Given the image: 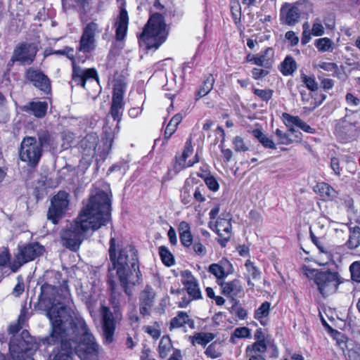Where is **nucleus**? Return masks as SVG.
<instances>
[{
    "label": "nucleus",
    "mask_w": 360,
    "mask_h": 360,
    "mask_svg": "<svg viewBox=\"0 0 360 360\" xmlns=\"http://www.w3.org/2000/svg\"><path fill=\"white\" fill-rule=\"evenodd\" d=\"M111 199L108 193L97 191L91 194L78 217L60 233L63 246L77 251L89 231L94 232L110 220Z\"/></svg>",
    "instance_id": "nucleus-1"
},
{
    "label": "nucleus",
    "mask_w": 360,
    "mask_h": 360,
    "mask_svg": "<svg viewBox=\"0 0 360 360\" xmlns=\"http://www.w3.org/2000/svg\"><path fill=\"white\" fill-rule=\"evenodd\" d=\"M49 319L51 326L50 335L44 340V343L48 345H58L53 360H73V347H76L77 342L71 335L73 330L63 328L71 323V314L65 308L58 310L57 307H53L48 312Z\"/></svg>",
    "instance_id": "nucleus-2"
},
{
    "label": "nucleus",
    "mask_w": 360,
    "mask_h": 360,
    "mask_svg": "<svg viewBox=\"0 0 360 360\" xmlns=\"http://www.w3.org/2000/svg\"><path fill=\"white\" fill-rule=\"evenodd\" d=\"M109 257L112 264V268H109V271L116 269L121 285L124 288L125 292L128 294L129 285H135L142 280L136 249L131 245H127L120 248L117 253L115 240L111 238Z\"/></svg>",
    "instance_id": "nucleus-3"
},
{
    "label": "nucleus",
    "mask_w": 360,
    "mask_h": 360,
    "mask_svg": "<svg viewBox=\"0 0 360 360\" xmlns=\"http://www.w3.org/2000/svg\"><path fill=\"white\" fill-rule=\"evenodd\" d=\"M63 327L73 330L71 335L68 337L69 342H71L69 338L73 337L77 342L76 347H73V355L76 354L81 360H98V345L93 335L89 332L83 319L71 316V323Z\"/></svg>",
    "instance_id": "nucleus-4"
},
{
    "label": "nucleus",
    "mask_w": 360,
    "mask_h": 360,
    "mask_svg": "<svg viewBox=\"0 0 360 360\" xmlns=\"http://www.w3.org/2000/svg\"><path fill=\"white\" fill-rule=\"evenodd\" d=\"M54 140L46 129L37 131V137L25 136L21 141L19 150V158L30 167L38 165L44 148H48L53 144Z\"/></svg>",
    "instance_id": "nucleus-5"
},
{
    "label": "nucleus",
    "mask_w": 360,
    "mask_h": 360,
    "mask_svg": "<svg viewBox=\"0 0 360 360\" xmlns=\"http://www.w3.org/2000/svg\"><path fill=\"white\" fill-rule=\"evenodd\" d=\"M168 32L164 17L159 13L153 14L139 36L141 46L146 49H158L166 40Z\"/></svg>",
    "instance_id": "nucleus-6"
},
{
    "label": "nucleus",
    "mask_w": 360,
    "mask_h": 360,
    "mask_svg": "<svg viewBox=\"0 0 360 360\" xmlns=\"http://www.w3.org/2000/svg\"><path fill=\"white\" fill-rule=\"evenodd\" d=\"M112 142L113 136L110 134H105L99 142L98 135L91 133L81 140L80 152L87 162H91L96 154L104 160L111 150Z\"/></svg>",
    "instance_id": "nucleus-7"
},
{
    "label": "nucleus",
    "mask_w": 360,
    "mask_h": 360,
    "mask_svg": "<svg viewBox=\"0 0 360 360\" xmlns=\"http://www.w3.org/2000/svg\"><path fill=\"white\" fill-rule=\"evenodd\" d=\"M112 304L113 311L106 306H101L99 310L101 317L102 336L105 345L113 342L116 324L122 319L118 302H112Z\"/></svg>",
    "instance_id": "nucleus-8"
},
{
    "label": "nucleus",
    "mask_w": 360,
    "mask_h": 360,
    "mask_svg": "<svg viewBox=\"0 0 360 360\" xmlns=\"http://www.w3.org/2000/svg\"><path fill=\"white\" fill-rule=\"evenodd\" d=\"M37 345L27 330H23L22 338H13L9 344L11 356L15 360H34L32 355Z\"/></svg>",
    "instance_id": "nucleus-9"
},
{
    "label": "nucleus",
    "mask_w": 360,
    "mask_h": 360,
    "mask_svg": "<svg viewBox=\"0 0 360 360\" xmlns=\"http://www.w3.org/2000/svg\"><path fill=\"white\" fill-rule=\"evenodd\" d=\"M56 55H65L68 58L74 61V49L70 47H65L63 49L54 50L51 52ZM72 82L76 85H79L85 89L87 81L94 80L99 86V79L97 71L95 68H82L73 62L72 67Z\"/></svg>",
    "instance_id": "nucleus-10"
},
{
    "label": "nucleus",
    "mask_w": 360,
    "mask_h": 360,
    "mask_svg": "<svg viewBox=\"0 0 360 360\" xmlns=\"http://www.w3.org/2000/svg\"><path fill=\"white\" fill-rule=\"evenodd\" d=\"M126 90L125 84L121 81H117L113 86L112 102L110 110V114L115 121H117V124L115 129V132L118 133L120 131V122L122 120L124 108V95Z\"/></svg>",
    "instance_id": "nucleus-11"
},
{
    "label": "nucleus",
    "mask_w": 360,
    "mask_h": 360,
    "mask_svg": "<svg viewBox=\"0 0 360 360\" xmlns=\"http://www.w3.org/2000/svg\"><path fill=\"white\" fill-rule=\"evenodd\" d=\"M314 283L323 297L335 293L341 283L337 272L319 271L316 274Z\"/></svg>",
    "instance_id": "nucleus-12"
},
{
    "label": "nucleus",
    "mask_w": 360,
    "mask_h": 360,
    "mask_svg": "<svg viewBox=\"0 0 360 360\" xmlns=\"http://www.w3.org/2000/svg\"><path fill=\"white\" fill-rule=\"evenodd\" d=\"M181 281L184 286L191 299L182 298L179 302V307L181 308L186 307L192 300H200L202 298V292L199 286L198 280L188 270L181 272Z\"/></svg>",
    "instance_id": "nucleus-13"
},
{
    "label": "nucleus",
    "mask_w": 360,
    "mask_h": 360,
    "mask_svg": "<svg viewBox=\"0 0 360 360\" xmlns=\"http://www.w3.org/2000/svg\"><path fill=\"white\" fill-rule=\"evenodd\" d=\"M68 203V193L65 191L58 192L51 200V205L48 212V219L53 224H57L63 217Z\"/></svg>",
    "instance_id": "nucleus-14"
},
{
    "label": "nucleus",
    "mask_w": 360,
    "mask_h": 360,
    "mask_svg": "<svg viewBox=\"0 0 360 360\" xmlns=\"http://www.w3.org/2000/svg\"><path fill=\"white\" fill-rule=\"evenodd\" d=\"M37 52V46L31 43L19 44L15 49L10 62H20L22 64H31Z\"/></svg>",
    "instance_id": "nucleus-15"
},
{
    "label": "nucleus",
    "mask_w": 360,
    "mask_h": 360,
    "mask_svg": "<svg viewBox=\"0 0 360 360\" xmlns=\"http://www.w3.org/2000/svg\"><path fill=\"white\" fill-rule=\"evenodd\" d=\"M44 248L39 243H30L18 248L16 262L20 266L22 264L35 259L44 252Z\"/></svg>",
    "instance_id": "nucleus-16"
},
{
    "label": "nucleus",
    "mask_w": 360,
    "mask_h": 360,
    "mask_svg": "<svg viewBox=\"0 0 360 360\" xmlns=\"http://www.w3.org/2000/svg\"><path fill=\"white\" fill-rule=\"evenodd\" d=\"M26 79L43 94L48 95L51 92V83L49 78L41 71L29 68L25 73Z\"/></svg>",
    "instance_id": "nucleus-17"
},
{
    "label": "nucleus",
    "mask_w": 360,
    "mask_h": 360,
    "mask_svg": "<svg viewBox=\"0 0 360 360\" xmlns=\"http://www.w3.org/2000/svg\"><path fill=\"white\" fill-rule=\"evenodd\" d=\"M41 292L40 295V301L41 302H49V303L51 304V307L46 311V316L48 318V312L55 307H57L58 310H60V308L66 309L72 316V311L70 309L63 306L60 303L55 304V302L57 301V297L58 295V290L56 286L48 283H44L41 285Z\"/></svg>",
    "instance_id": "nucleus-18"
},
{
    "label": "nucleus",
    "mask_w": 360,
    "mask_h": 360,
    "mask_svg": "<svg viewBox=\"0 0 360 360\" xmlns=\"http://www.w3.org/2000/svg\"><path fill=\"white\" fill-rule=\"evenodd\" d=\"M223 217H219L217 218L213 226H214V230L220 237L219 243L221 246H225L231 236V224L230 222L231 219L228 214L226 216L223 214Z\"/></svg>",
    "instance_id": "nucleus-19"
},
{
    "label": "nucleus",
    "mask_w": 360,
    "mask_h": 360,
    "mask_svg": "<svg viewBox=\"0 0 360 360\" xmlns=\"http://www.w3.org/2000/svg\"><path fill=\"white\" fill-rule=\"evenodd\" d=\"M358 126L346 117L340 120L335 125V134L342 141L354 138L358 132Z\"/></svg>",
    "instance_id": "nucleus-20"
},
{
    "label": "nucleus",
    "mask_w": 360,
    "mask_h": 360,
    "mask_svg": "<svg viewBox=\"0 0 360 360\" xmlns=\"http://www.w3.org/2000/svg\"><path fill=\"white\" fill-rule=\"evenodd\" d=\"M155 297V292L151 286L146 285L141 291L139 296V311L142 316L150 315Z\"/></svg>",
    "instance_id": "nucleus-21"
},
{
    "label": "nucleus",
    "mask_w": 360,
    "mask_h": 360,
    "mask_svg": "<svg viewBox=\"0 0 360 360\" xmlns=\"http://www.w3.org/2000/svg\"><path fill=\"white\" fill-rule=\"evenodd\" d=\"M208 271L217 278V283L219 285V281H224V278L232 273L233 267L228 259H222L218 263L210 264Z\"/></svg>",
    "instance_id": "nucleus-22"
},
{
    "label": "nucleus",
    "mask_w": 360,
    "mask_h": 360,
    "mask_svg": "<svg viewBox=\"0 0 360 360\" xmlns=\"http://www.w3.org/2000/svg\"><path fill=\"white\" fill-rule=\"evenodd\" d=\"M281 120L289 131H294L295 127H298L307 133L312 134L314 132V129L298 116H292L287 112H283Z\"/></svg>",
    "instance_id": "nucleus-23"
},
{
    "label": "nucleus",
    "mask_w": 360,
    "mask_h": 360,
    "mask_svg": "<svg viewBox=\"0 0 360 360\" xmlns=\"http://www.w3.org/2000/svg\"><path fill=\"white\" fill-rule=\"evenodd\" d=\"M193 151V148L191 139H188L186 142L181 156L179 158H176V163L177 164L178 169H183L186 167H192L194 164L199 162L198 153L195 154L192 160L186 161V159L191 155Z\"/></svg>",
    "instance_id": "nucleus-24"
},
{
    "label": "nucleus",
    "mask_w": 360,
    "mask_h": 360,
    "mask_svg": "<svg viewBox=\"0 0 360 360\" xmlns=\"http://www.w3.org/2000/svg\"><path fill=\"white\" fill-rule=\"evenodd\" d=\"M128 24L129 16L127 11L126 9L122 8L115 22V39L117 41H122L124 39L128 30Z\"/></svg>",
    "instance_id": "nucleus-25"
},
{
    "label": "nucleus",
    "mask_w": 360,
    "mask_h": 360,
    "mask_svg": "<svg viewBox=\"0 0 360 360\" xmlns=\"http://www.w3.org/2000/svg\"><path fill=\"white\" fill-rule=\"evenodd\" d=\"M219 285L221 293L229 297H236L243 290L241 282L238 279H233L230 281H219Z\"/></svg>",
    "instance_id": "nucleus-26"
},
{
    "label": "nucleus",
    "mask_w": 360,
    "mask_h": 360,
    "mask_svg": "<svg viewBox=\"0 0 360 360\" xmlns=\"http://www.w3.org/2000/svg\"><path fill=\"white\" fill-rule=\"evenodd\" d=\"M294 4L285 3L281 9V18L288 25H294L300 18Z\"/></svg>",
    "instance_id": "nucleus-27"
},
{
    "label": "nucleus",
    "mask_w": 360,
    "mask_h": 360,
    "mask_svg": "<svg viewBox=\"0 0 360 360\" xmlns=\"http://www.w3.org/2000/svg\"><path fill=\"white\" fill-rule=\"evenodd\" d=\"M48 103L46 101H31L22 107V110L34 115L37 118H43L47 112Z\"/></svg>",
    "instance_id": "nucleus-28"
},
{
    "label": "nucleus",
    "mask_w": 360,
    "mask_h": 360,
    "mask_svg": "<svg viewBox=\"0 0 360 360\" xmlns=\"http://www.w3.org/2000/svg\"><path fill=\"white\" fill-rule=\"evenodd\" d=\"M266 343L253 342L247 346L245 349L246 356L248 360H266L264 354L266 352Z\"/></svg>",
    "instance_id": "nucleus-29"
},
{
    "label": "nucleus",
    "mask_w": 360,
    "mask_h": 360,
    "mask_svg": "<svg viewBox=\"0 0 360 360\" xmlns=\"http://www.w3.org/2000/svg\"><path fill=\"white\" fill-rule=\"evenodd\" d=\"M188 325L191 329L195 328V322L184 311H179L176 316L171 319L169 329L178 328Z\"/></svg>",
    "instance_id": "nucleus-30"
},
{
    "label": "nucleus",
    "mask_w": 360,
    "mask_h": 360,
    "mask_svg": "<svg viewBox=\"0 0 360 360\" xmlns=\"http://www.w3.org/2000/svg\"><path fill=\"white\" fill-rule=\"evenodd\" d=\"M274 51L273 49L267 48L259 54L252 56V60H254V64L267 68L271 65L274 60Z\"/></svg>",
    "instance_id": "nucleus-31"
},
{
    "label": "nucleus",
    "mask_w": 360,
    "mask_h": 360,
    "mask_svg": "<svg viewBox=\"0 0 360 360\" xmlns=\"http://www.w3.org/2000/svg\"><path fill=\"white\" fill-rule=\"evenodd\" d=\"M310 235L312 242L316 245L319 250V257L322 259H326V264L328 263L330 261H333V255L332 253V251L328 248L325 246L323 243L320 240V238L315 236L311 231H310Z\"/></svg>",
    "instance_id": "nucleus-32"
},
{
    "label": "nucleus",
    "mask_w": 360,
    "mask_h": 360,
    "mask_svg": "<svg viewBox=\"0 0 360 360\" xmlns=\"http://www.w3.org/2000/svg\"><path fill=\"white\" fill-rule=\"evenodd\" d=\"M97 46L96 39H92L82 34L77 50L83 53H89L94 51Z\"/></svg>",
    "instance_id": "nucleus-33"
},
{
    "label": "nucleus",
    "mask_w": 360,
    "mask_h": 360,
    "mask_svg": "<svg viewBox=\"0 0 360 360\" xmlns=\"http://www.w3.org/2000/svg\"><path fill=\"white\" fill-rule=\"evenodd\" d=\"M270 306L269 302H264L255 311L254 318L259 321L262 326H266L269 322Z\"/></svg>",
    "instance_id": "nucleus-34"
},
{
    "label": "nucleus",
    "mask_w": 360,
    "mask_h": 360,
    "mask_svg": "<svg viewBox=\"0 0 360 360\" xmlns=\"http://www.w3.org/2000/svg\"><path fill=\"white\" fill-rule=\"evenodd\" d=\"M64 10L76 8L80 11H86L89 9L90 0H61Z\"/></svg>",
    "instance_id": "nucleus-35"
},
{
    "label": "nucleus",
    "mask_w": 360,
    "mask_h": 360,
    "mask_svg": "<svg viewBox=\"0 0 360 360\" xmlns=\"http://www.w3.org/2000/svg\"><path fill=\"white\" fill-rule=\"evenodd\" d=\"M101 32L102 27L101 25L97 22L96 20H94L84 25L82 29V34L92 39H96V37Z\"/></svg>",
    "instance_id": "nucleus-36"
},
{
    "label": "nucleus",
    "mask_w": 360,
    "mask_h": 360,
    "mask_svg": "<svg viewBox=\"0 0 360 360\" xmlns=\"http://www.w3.org/2000/svg\"><path fill=\"white\" fill-rule=\"evenodd\" d=\"M314 191L317 192L324 200H331L335 197V190L328 184L318 183Z\"/></svg>",
    "instance_id": "nucleus-37"
},
{
    "label": "nucleus",
    "mask_w": 360,
    "mask_h": 360,
    "mask_svg": "<svg viewBox=\"0 0 360 360\" xmlns=\"http://www.w3.org/2000/svg\"><path fill=\"white\" fill-rule=\"evenodd\" d=\"M346 245L350 249L356 248L360 245V228L354 226L350 229V233Z\"/></svg>",
    "instance_id": "nucleus-38"
},
{
    "label": "nucleus",
    "mask_w": 360,
    "mask_h": 360,
    "mask_svg": "<svg viewBox=\"0 0 360 360\" xmlns=\"http://www.w3.org/2000/svg\"><path fill=\"white\" fill-rule=\"evenodd\" d=\"M215 335L212 333H198L193 336L190 337L192 343L198 344L200 345H206L207 343L211 342Z\"/></svg>",
    "instance_id": "nucleus-39"
},
{
    "label": "nucleus",
    "mask_w": 360,
    "mask_h": 360,
    "mask_svg": "<svg viewBox=\"0 0 360 360\" xmlns=\"http://www.w3.org/2000/svg\"><path fill=\"white\" fill-rule=\"evenodd\" d=\"M252 135L259 141L262 145L266 148L276 149L274 142L267 137L261 130L255 129L252 131Z\"/></svg>",
    "instance_id": "nucleus-40"
},
{
    "label": "nucleus",
    "mask_w": 360,
    "mask_h": 360,
    "mask_svg": "<svg viewBox=\"0 0 360 360\" xmlns=\"http://www.w3.org/2000/svg\"><path fill=\"white\" fill-rule=\"evenodd\" d=\"M172 349V344L168 336H163L159 342L158 352L161 358H165Z\"/></svg>",
    "instance_id": "nucleus-41"
},
{
    "label": "nucleus",
    "mask_w": 360,
    "mask_h": 360,
    "mask_svg": "<svg viewBox=\"0 0 360 360\" xmlns=\"http://www.w3.org/2000/svg\"><path fill=\"white\" fill-rule=\"evenodd\" d=\"M296 69L295 60L291 56H287L281 64V72L284 75H290Z\"/></svg>",
    "instance_id": "nucleus-42"
},
{
    "label": "nucleus",
    "mask_w": 360,
    "mask_h": 360,
    "mask_svg": "<svg viewBox=\"0 0 360 360\" xmlns=\"http://www.w3.org/2000/svg\"><path fill=\"white\" fill-rule=\"evenodd\" d=\"M182 120V116L180 114L175 115L169 121L165 131V136L169 139L176 131L177 126Z\"/></svg>",
    "instance_id": "nucleus-43"
},
{
    "label": "nucleus",
    "mask_w": 360,
    "mask_h": 360,
    "mask_svg": "<svg viewBox=\"0 0 360 360\" xmlns=\"http://www.w3.org/2000/svg\"><path fill=\"white\" fill-rule=\"evenodd\" d=\"M300 15H309L313 11V4L309 0H300L294 3Z\"/></svg>",
    "instance_id": "nucleus-44"
},
{
    "label": "nucleus",
    "mask_w": 360,
    "mask_h": 360,
    "mask_svg": "<svg viewBox=\"0 0 360 360\" xmlns=\"http://www.w3.org/2000/svg\"><path fill=\"white\" fill-rule=\"evenodd\" d=\"M214 82V79L212 75L207 77L197 92L198 98L206 96L212 89Z\"/></svg>",
    "instance_id": "nucleus-45"
},
{
    "label": "nucleus",
    "mask_w": 360,
    "mask_h": 360,
    "mask_svg": "<svg viewBox=\"0 0 360 360\" xmlns=\"http://www.w3.org/2000/svg\"><path fill=\"white\" fill-rule=\"evenodd\" d=\"M333 41L328 37L319 38L315 40L314 45L319 51L326 52L332 49Z\"/></svg>",
    "instance_id": "nucleus-46"
},
{
    "label": "nucleus",
    "mask_w": 360,
    "mask_h": 360,
    "mask_svg": "<svg viewBox=\"0 0 360 360\" xmlns=\"http://www.w3.org/2000/svg\"><path fill=\"white\" fill-rule=\"evenodd\" d=\"M159 254L162 262L167 266H171L174 264V259L172 254L165 246L159 248Z\"/></svg>",
    "instance_id": "nucleus-47"
},
{
    "label": "nucleus",
    "mask_w": 360,
    "mask_h": 360,
    "mask_svg": "<svg viewBox=\"0 0 360 360\" xmlns=\"http://www.w3.org/2000/svg\"><path fill=\"white\" fill-rule=\"evenodd\" d=\"M23 321V317L22 315H20L17 322L13 323L9 326L8 328V333L9 334L13 335V337L11 338L10 342L13 338H22V333H20V335L18 336H16L15 334H17L22 328ZM21 333H22V331Z\"/></svg>",
    "instance_id": "nucleus-48"
},
{
    "label": "nucleus",
    "mask_w": 360,
    "mask_h": 360,
    "mask_svg": "<svg viewBox=\"0 0 360 360\" xmlns=\"http://www.w3.org/2000/svg\"><path fill=\"white\" fill-rule=\"evenodd\" d=\"M251 337V330L247 327L236 328L231 334L230 340L234 342V338H249Z\"/></svg>",
    "instance_id": "nucleus-49"
},
{
    "label": "nucleus",
    "mask_w": 360,
    "mask_h": 360,
    "mask_svg": "<svg viewBox=\"0 0 360 360\" xmlns=\"http://www.w3.org/2000/svg\"><path fill=\"white\" fill-rule=\"evenodd\" d=\"M192 198L193 186L190 185L188 183H186L181 193V202L184 205H187L191 202Z\"/></svg>",
    "instance_id": "nucleus-50"
},
{
    "label": "nucleus",
    "mask_w": 360,
    "mask_h": 360,
    "mask_svg": "<svg viewBox=\"0 0 360 360\" xmlns=\"http://www.w3.org/2000/svg\"><path fill=\"white\" fill-rule=\"evenodd\" d=\"M316 67L327 72H331L333 77L338 76L339 72L338 66L335 63L320 62Z\"/></svg>",
    "instance_id": "nucleus-51"
},
{
    "label": "nucleus",
    "mask_w": 360,
    "mask_h": 360,
    "mask_svg": "<svg viewBox=\"0 0 360 360\" xmlns=\"http://www.w3.org/2000/svg\"><path fill=\"white\" fill-rule=\"evenodd\" d=\"M311 32L312 35L315 37H321L324 34L325 29L320 18H316L314 19Z\"/></svg>",
    "instance_id": "nucleus-52"
},
{
    "label": "nucleus",
    "mask_w": 360,
    "mask_h": 360,
    "mask_svg": "<svg viewBox=\"0 0 360 360\" xmlns=\"http://www.w3.org/2000/svg\"><path fill=\"white\" fill-rule=\"evenodd\" d=\"M275 135L276 137L278 144L289 145L292 143V138L290 137V134L283 132L279 129H276Z\"/></svg>",
    "instance_id": "nucleus-53"
},
{
    "label": "nucleus",
    "mask_w": 360,
    "mask_h": 360,
    "mask_svg": "<svg viewBox=\"0 0 360 360\" xmlns=\"http://www.w3.org/2000/svg\"><path fill=\"white\" fill-rule=\"evenodd\" d=\"M253 93L258 96L261 100L264 101H269L271 99L273 96V90L269 89H259L253 88L252 89Z\"/></svg>",
    "instance_id": "nucleus-54"
},
{
    "label": "nucleus",
    "mask_w": 360,
    "mask_h": 360,
    "mask_svg": "<svg viewBox=\"0 0 360 360\" xmlns=\"http://www.w3.org/2000/svg\"><path fill=\"white\" fill-rule=\"evenodd\" d=\"M302 82L306 85L307 88L312 91L318 89V84L315 80L314 77L307 76L304 74L301 75Z\"/></svg>",
    "instance_id": "nucleus-55"
},
{
    "label": "nucleus",
    "mask_w": 360,
    "mask_h": 360,
    "mask_svg": "<svg viewBox=\"0 0 360 360\" xmlns=\"http://www.w3.org/2000/svg\"><path fill=\"white\" fill-rule=\"evenodd\" d=\"M232 143L233 148L236 152H245L249 149L243 139L239 136L234 137Z\"/></svg>",
    "instance_id": "nucleus-56"
},
{
    "label": "nucleus",
    "mask_w": 360,
    "mask_h": 360,
    "mask_svg": "<svg viewBox=\"0 0 360 360\" xmlns=\"http://www.w3.org/2000/svg\"><path fill=\"white\" fill-rule=\"evenodd\" d=\"M342 165L345 166V169L349 173L354 174L356 172V162L349 156L345 155L342 157Z\"/></svg>",
    "instance_id": "nucleus-57"
},
{
    "label": "nucleus",
    "mask_w": 360,
    "mask_h": 360,
    "mask_svg": "<svg viewBox=\"0 0 360 360\" xmlns=\"http://www.w3.org/2000/svg\"><path fill=\"white\" fill-rule=\"evenodd\" d=\"M344 165H342V158H332L330 159V168L334 174L340 176L342 174Z\"/></svg>",
    "instance_id": "nucleus-58"
},
{
    "label": "nucleus",
    "mask_w": 360,
    "mask_h": 360,
    "mask_svg": "<svg viewBox=\"0 0 360 360\" xmlns=\"http://www.w3.org/2000/svg\"><path fill=\"white\" fill-rule=\"evenodd\" d=\"M245 266L249 275L253 279H258L260 277V271L250 260H247Z\"/></svg>",
    "instance_id": "nucleus-59"
},
{
    "label": "nucleus",
    "mask_w": 360,
    "mask_h": 360,
    "mask_svg": "<svg viewBox=\"0 0 360 360\" xmlns=\"http://www.w3.org/2000/svg\"><path fill=\"white\" fill-rule=\"evenodd\" d=\"M352 278L360 282V261L354 262L349 266Z\"/></svg>",
    "instance_id": "nucleus-60"
},
{
    "label": "nucleus",
    "mask_w": 360,
    "mask_h": 360,
    "mask_svg": "<svg viewBox=\"0 0 360 360\" xmlns=\"http://www.w3.org/2000/svg\"><path fill=\"white\" fill-rule=\"evenodd\" d=\"M205 190L203 186H197L195 188H193V198L198 202L205 201Z\"/></svg>",
    "instance_id": "nucleus-61"
},
{
    "label": "nucleus",
    "mask_w": 360,
    "mask_h": 360,
    "mask_svg": "<svg viewBox=\"0 0 360 360\" xmlns=\"http://www.w3.org/2000/svg\"><path fill=\"white\" fill-rule=\"evenodd\" d=\"M205 354L212 359H216L221 355V352L217 348L216 343H212L210 345L205 352Z\"/></svg>",
    "instance_id": "nucleus-62"
},
{
    "label": "nucleus",
    "mask_w": 360,
    "mask_h": 360,
    "mask_svg": "<svg viewBox=\"0 0 360 360\" xmlns=\"http://www.w3.org/2000/svg\"><path fill=\"white\" fill-rule=\"evenodd\" d=\"M230 7L232 15L236 19H238L240 16V5L238 0H231L230 2Z\"/></svg>",
    "instance_id": "nucleus-63"
},
{
    "label": "nucleus",
    "mask_w": 360,
    "mask_h": 360,
    "mask_svg": "<svg viewBox=\"0 0 360 360\" xmlns=\"http://www.w3.org/2000/svg\"><path fill=\"white\" fill-rule=\"evenodd\" d=\"M181 243L186 248H189L193 243V236L191 232L187 233H181L179 235Z\"/></svg>",
    "instance_id": "nucleus-64"
}]
</instances>
